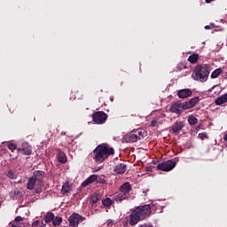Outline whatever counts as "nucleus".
Instances as JSON below:
<instances>
[{"instance_id": "1", "label": "nucleus", "mask_w": 227, "mask_h": 227, "mask_svg": "<svg viewBox=\"0 0 227 227\" xmlns=\"http://www.w3.org/2000/svg\"><path fill=\"white\" fill-rule=\"evenodd\" d=\"M152 214V207L150 205H145L137 207L129 215V223L130 226H136L139 221L146 219L148 215Z\"/></svg>"}, {"instance_id": "2", "label": "nucleus", "mask_w": 227, "mask_h": 227, "mask_svg": "<svg viewBox=\"0 0 227 227\" xmlns=\"http://www.w3.org/2000/svg\"><path fill=\"white\" fill-rule=\"evenodd\" d=\"M43 178H45V173L40 170L35 171L27 183L28 191H33L36 187L35 192L36 194H40L42 192V185H43Z\"/></svg>"}, {"instance_id": "3", "label": "nucleus", "mask_w": 227, "mask_h": 227, "mask_svg": "<svg viewBox=\"0 0 227 227\" xmlns=\"http://www.w3.org/2000/svg\"><path fill=\"white\" fill-rule=\"evenodd\" d=\"M93 159L96 162L102 163L106 159H109L110 155H114V149L109 147L107 144H101L98 145L93 151Z\"/></svg>"}, {"instance_id": "4", "label": "nucleus", "mask_w": 227, "mask_h": 227, "mask_svg": "<svg viewBox=\"0 0 227 227\" xmlns=\"http://www.w3.org/2000/svg\"><path fill=\"white\" fill-rule=\"evenodd\" d=\"M210 74V65H200L197 66L192 77L194 81H200L201 82H205L207 79H208V75Z\"/></svg>"}, {"instance_id": "5", "label": "nucleus", "mask_w": 227, "mask_h": 227, "mask_svg": "<svg viewBox=\"0 0 227 227\" xmlns=\"http://www.w3.org/2000/svg\"><path fill=\"white\" fill-rule=\"evenodd\" d=\"M130 191H132V186L129 183H124L120 187V192L114 195V200L115 201H123V200H129L130 198Z\"/></svg>"}, {"instance_id": "6", "label": "nucleus", "mask_w": 227, "mask_h": 227, "mask_svg": "<svg viewBox=\"0 0 227 227\" xmlns=\"http://www.w3.org/2000/svg\"><path fill=\"white\" fill-rule=\"evenodd\" d=\"M146 136V131L143 129H133L129 134L126 136V141L128 143H137L139 139Z\"/></svg>"}, {"instance_id": "7", "label": "nucleus", "mask_w": 227, "mask_h": 227, "mask_svg": "<svg viewBox=\"0 0 227 227\" xmlns=\"http://www.w3.org/2000/svg\"><path fill=\"white\" fill-rule=\"evenodd\" d=\"M176 167V161L174 160H168L157 165V168L160 171H171L172 169H175Z\"/></svg>"}, {"instance_id": "8", "label": "nucleus", "mask_w": 227, "mask_h": 227, "mask_svg": "<svg viewBox=\"0 0 227 227\" xmlns=\"http://www.w3.org/2000/svg\"><path fill=\"white\" fill-rule=\"evenodd\" d=\"M107 121V114L99 111L96 112L92 114V121L94 123H97V125H102L103 123H106Z\"/></svg>"}, {"instance_id": "9", "label": "nucleus", "mask_w": 227, "mask_h": 227, "mask_svg": "<svg viewBox=\"0 0 227 227\" xmlns=\"http://www.w3.org/2000/svg\"><path fill=\"white\" fill-rule=\"evenodd\" d=\"M86 218L81 216L79 214H73L68 218V223L70 227H78L79 223L84 221Z\"/></svg>"}, {"instance_id": "10", "label": "nucleus", "mask_w": 227, "mask_h": 227, "mask_svg": "<svg viewBox=\"0 0 227 227\" xmlns=\"http://www.w3.org/2000/svg\"><path fill=\"white\" fill-rule=\"evenodd\" d=\"M178 98L185 99L189 98V97H192V90L191 89H182L177 90Z\"/></svg>"}, {"instance_id": "11", "label": "nucleus", "mask_w": 227, "mask_h": 227, "mask_svg": "<svg viewBox=\"0 0 227 227\" xmlns=\"http://www.w3.org/2000/svg\"><path fill=\"white\" fill-rule=\"evenodd\" d=\"M170 113H174L175 114H182V103H174L171 105L169 108Z\"/></svg>"}, {"instance_id": "12", "label": "nucleus", "mask_w": 227, "mask_h": 227, "mask_svg": "<svg viewBox=\"0 0 227 227\" xmlns=\"http://www.w3.org/2000/svg\"><path fill=\"white\" fill-rule=\"evenodd\" d=\"M127 171V166L123 163L118 164L115 166L114 172L117 173V175H123Z\"/></svg>"}, {"instance_id": "13", "label": "nucleus", "mask_w": 227, "mask_h": 227, "mask_svg": "<svg viewBox=\"0 0 227 227\" xmlns=\"http://www.w3.org/2000/svg\"><path fill=\"white\" fill-rule=\"evenodd\" d=\"M184 129V123L182 121H176L173 126H172V132L173 134H178L180 130Z\"/></svg>"}, {"instance_id": "14", "label": "nucleus", "mask_w": 227, "mask_h": 227, "mask_svg": "<svg viewBox=\"0 0 227 227\" xmlns=\"http://www.w3.org/2000/svg\"><path fill=\"white\" fill-rule=\"evenodd\" d=\"M226 102H227V93L216 98L215 103L216 106H223V104H226Z\"/></svg>"}, {"instance_id": "15", "label": "nucleus", "mask_w": 227, "mask_h": 227, "mask_svg": "<svg viewBox=\"0 0 227 227\" xmlns=\"http://www.w3.org/2000/svg\"><path fill=\"white\" fill-rule=\"evenodd\" d=\"M97 180H98V176L92 175L82 183V186L86 187V185H90V184H93V182H97Z\"/></svg>"}, {"instance_id": "16", "label": "nucleus", "mask_w": 227, "mask_h": 227, "mask_svg": "<svg viewBox=\"0 0 227 227\" xmlns=\"http://www.w3.org/2000/svg\"><path fill=\"white\" fill-rule=\"evenodd\" d=\"M70 191H72V186L70 185V184H68V182L65 183L62 185V189H61L62 194H67L70 192Z\"/></svg>"}, {"instance_id": "17", "label": "nucleus", "mask_w": 227, "mask_h": 227, "mask_svg": "<svg viewBox=\"0 0 227 227\" xmlns=\"http://www.w3.org/2000/svg\"><path fill=\"white\" fill-rule=\"evenodd\" d=\"M20 153L23 155H31L33 153V147L31 145H27L20 150Z\"/></svg>"}, {"instance_id": "18", "label": "nucleus", "mask_w": 227, "mask_h": 227, "mask_svg": "<svg viewBox=\"0 0 227 227\" xmlns=\"http://www.w3.org/2000/svg\"><path fill=\"white\" fill-rule=\"evenodd\" d=\"M223 74V69L217 68L211 74V79H217V76Z\"/></svg>"}, {"instance_id": "19", "label": "nucleus", "mask_w": 227, "mask_h": 227, "mask_svg": "<svg viewBox=\"0 0 227 227\" xmlns=\"http://www.w3.org/2000/svg\"><path fill=\"white\" fill-rule=\"evenodd\" d=\"M98 200H100V194L94 193V194H92V196L90 198V203H92V205H94V203L98 202Z\"/></svg>"}, {"instance_id": "20", "label": "nucleus", "mask_w": 227, "mask_h": 227, "mask_svg": "<svg viewBox=\"0 0 227 227\" xmlns=\"http://www.w3.org/2000/svg\"><path fill=\"white\" fill-rule=\"evenodd\" d=\"M181 109L182 111H187V109H192V106H191V104L188 102L185 103H181Z\"/></svg>"}, {"instance_id": "21", "label": "nucleus", "mask_w": 227, "mask_h": 227, "mask_svg": "<svg viewBox=\"0 0 227 227\" xmlns=\"http://www.w3.org/2000/svg\"><path fill=\"white\" fill-rule=\"evenodd\" d=\"M54 220V214L52 213H47V215L44 216V222L45 223H51V221Z\"/></svg>"}, {"instance_id": "22", "label": "nucleus", "mask_w": 227, "mask_h": 227, "mask_svg": "<svg viewBox=\"0 0 227 227\" xmlns=\"http://www.w3.org/2000/svg\"><path fill=\"white\" fill-rule=\"evenodd\" d=\"M190 103V106L192 107H194V106H196V104H198V102H200V98L199 97H195L193 98H192L190 101H188Z\"/></svg>"}, {"instance_id": "23", "label": "nucleus", "mask_w": 227, "mask_h": 227, "mask_svg": "<svg viewBox=\"0 0 227 227\" xmlns=\"http://www.w3.org/2000/svg\"><path fill=\"white\" fill-rule=\"evenodd\" d=\"M63 221V218L62 217H55L54 219H53V222H52V223H53V226H59V224H61V222Z\"/></svg>"}, {"instance_id": "24", "label": "nucleus", "mask_w": 227, "mask_h": 227, "mask_svg": "<svg viewBox=\"0 0 227 227\" xmlns=\"http://www.w3.org/2000/svg\"><path fill=\"white\" fill-rule=\"evenodd\" d=\"M188 122L190 123V125H196V123H198V119L194 116H190L188 118Z\"/></svg>"}, {"instance_id": "25", "label": "nucleus", "mask_w": 227, "mask_h": 227, "mask_svg": "<svg viewBox=\"0 0 227 227\" xmlns=\"http://www.w3.org/2000/svg\"><path fill=\"white\" fill-rule=\"evenodd\" d=\"M102 203H103L104 207H111V205H113V202L111 201V199H109V198L103 200Z\"/></svg>"}, {"instance_id": "26", "label": "nucleus", "mask_w": 227, "mask_h": 227, "mask_svg": "<svg viewBox=\"0 0 227 227\" xmlns=\"http://www.w3.org/2000/svg\"><path fill=\"white\" fill-rule=\"evenodd\" d=\"M6 176H8V178H12V180H15V178H17V175H15V172L13 171H9L6 174Z\"/></svg>"}, {"instance_id": "27", "label": "nucleus", "mask_w": 227, "mask_h": 227, "mask_svg": "<svg viewBox=\"0 0 227 227\" xmlns=\"http://www.w3.org/2000/svg\"><path fill=\"white\" fill-rule=\"evenodd\" d=\"M7 147L9 150H11V152H13L14 150H17V144L9 143Z\"/></svg>"}, {"instance_id": "28", "label": "nucleus", "mask_w": 227, "mask_h": 227, "mask_svg": "<svg viewBox=\"0 0 227 227\" xmlns=\"http://www.w3.org/2000/svg\"><path fill=\"white\" fill-rule=\"evenodd\" d=\"M188 61L192 63V65H196V63H198V58H188Z\"/></svg>"}, {"instance_id": "29", "label": "nucleus", "mask_w": 227, "mask_h": 227, "mask_svg": "<svg viewBox=\"0 0 227 227\" xmlns=\"http://www.w3.org/2000/svg\"><path fill=\"white\" fill-rule=\"evenodd\" d=\"M59 162H61L62 164H64V162H67V156L59 157Z\"/></svg>"}, {"instance_id": "30", "label": "nucleus", "mask_w": 227, "mask_h": 227, "mask_svg": "<svg viewBox=\"0 0 227 227\" xmlns=\"http://www.w3.org/2000/svg\"><path fill=\"white\" fill-rule=\"evenodd\" d=\"M157 123H159V121L156 120V119H153L152 121H151V127H157Z\"/></svg>"}, {"instance_id": "31", "label": "nucleus", "mask_w": 227, "mask_h": 227, "mask_svg": "<svg viewBox=\"0 0 227 227\" xmlns=\"http://www.w3.org/2000/svg\"><path fill=\"white\" fill-rule=\"evenodd\" d=\"M98 184H106V179H102V177H98V180H96Z\"/></svg>"}, {"instance_id": "32", "label": "nucleus", "mask_w": 227, "mask_h": 227, "mask_svg": "<svg viewBox=\"0 0 227 227\" xmlns=\"http://www.w3.org/2000/svg\"><path fill=\"white\" fill-rule=\"evenodd\" d=\"M199 137L200 139H205L207 137V133H200L199 134Z\"/></svg>"}, {"instance_id": "33", "label": "nucleus", "mask_w": 227, "mask_h": 227, "mask_svg": "<svg viewBox=\"0 0 227 227\" xmlns=\"http://www.w3.org/2000/svg\"><path fill=\"white\" fill-rule=\"evenodd\" d=\"M15 221H16V223H22V221H24V219L21 216H17L15 218Z\"/></svg>"}, {"instance_id": "34", "label": "nucleus", "mask_w": 227, "mask_h": 227, "mask_svg": "<svg viewBox=\"0 0 227 227\" xmlns=\"http://www.w3.org/2000/svg\"><path fill=\"white\" fill-rule=\"evenodd\" d=\"M189 58H200V55H198V53H193L190 55Z\"/></svg>"}, {"instance_id": "35", "label": "nucleus", "mask_w": 227, "mask_h": 227, "mask_svg": "<svg viewBox=\"0 0 227 227\" xmlns=\"http://www.w3.org/2000/svg\"><path fill=\"white\" fill-rule=\"evenodd\" d=\"M106 224L107 226H113V220H107Z\"/></svg>"}, {"instance_id": "36", "label": "nucleus", "mask_w": 227, "mask_h": 227, "mask_svg": "<svg viewBox=\"0 0 227 227\" xmlns=\"http://www.w3.org/2000/svg\"><path fill=\"white\" fill-rule=\"evenodd\" d=\"M138 227H153L150 224H142V225H139Z\"/></svg>"}, {"instance_id": "37", "label": "nucleus", "mask_w": 227, "mask_h": 227, "mask_svg": "<svg viewBox=\"0 0 227 227\" xmlns=\"http://www.w3.org/2000/svg\"><path fill=\"white\" fill-rule=\"evenodd\" d=\"M207 4H210L214 0H205Z\"/></svg>"}, {"instance_id": "38", "label": "nucleus", "mask_w": 227, "mask_h": 227, "mask_svg": "<svg viewBox=\"0 0 227 227\" xmlns=\"http://www.w3.org/2000/svg\"><path fill=\"white\" fill-rule=\"evenodd\" d=\"M205 29H210V26H209V25H207V26L205 27Z\"/></svg>"}, {"instance_id": "39", "label": "nucleus", "mask_w": 227, "mask_h": 227, "mask_svg": "<svg viewBox=\"0 0 227 227\" xmlns=\"http://www.w3.org/2000/svg\"><path fill=\"white\" fill-rule=\"evenodd\" d=\"M224 141H227V134L224 137Z\"/></svg>"}]
</instances>
